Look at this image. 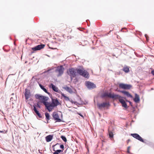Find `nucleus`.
Segmentation results:
<instances>
[{
  "mask_svg": "<svg viewBox=\"0 0 154 154\" xmlns=\"http://www.w3.org/2000/svg\"><path fill=\"white\" fill-rule=\"evenodd\" d=\"M131 135L141 142L144 143L143 139L137 134H131Z\"/></svg>",
  "mask_w": 154,
  "mask_h": 154,
  "instance_id": "obj_7",
  "label": "nucleus"
},
{
  "mask_svg": "<svg viewBox=\"0 0 154 154\" xmlns=\"http://www.w3.org/2000/svg\"><path fill=\"white\" fill-rule=\"evenodd\" d=\"M85 84L89 89H92L96 87V85L94 83L89 81L86 82Z\"/></svg>",
  "mask_w": 154,
  "mask_h": 154,
  "instance_id": "obj_9",
  "label": "nucleus"
},
{
  "mask_svg": "<svg viewBox=\"0 0 154 154\" xmlns=\"http://www.w3.org/2000/svg\"><path fill=\"white\" fill-rule=\"evenodd\" d=\"M76 69L74 68L69 69L67 71V73L71 77V80H72L73 78L75 77L76 75Z\"/></svg>",
  "mask_w": 154,
  "mask_h": 154,
  "instance_id": "obj_5",
  "label": "nucleus"
},
{
  "mask_svg": "<svg viewBox=\"0 0 154 154\" xmlns=\"http://www.w3.org/2000/svg\"><path fill=\"white\" fill-rule=\"evenodd\" d=\"M122 98V97H121L118 98V99H119V101L122 104V106L125 108H127L128 107L127 105L125 100L123 99Z\"/></svg>",
  "mask_w": 154,
  "mask_h": 154,
  "instance_id": "obj_13",
  "label": "nucleus"
},
{
  "mask_svg": "<svg viewBox=\"0 0 154 154\" xmlns=\"http://www.w3.org/2000/svg\"><path fill=\"white\" fill-rule=\"evenodd\" d=\"M151 73H152V74L154 75V70H153V71H152V72H151Z\"/></svg>",
  "mask_w": 154,
  "mask_h": 154,
  "instance_id": "obj_32",
  "label": "nucleus"
},
{
  "mask_svg": "<svg viewBox=\"0 0 154 154\" xmlns=\"http://www.w3.org/2000/svg\"><path fill=\"white\" fill-rule=\"evenodd\" d=\"M108 97L112 98L114 99H116L118 98L121 97V96L119 95L115 94L114 93H105L103 94L102 97Z\"/></svg>",
  "mask_w": 154,
  "mask_h": 154,
  "instance_id": "obj_3",
  "label": "nucleus"
},
{
  "mask_svg": "<svg viewBox=\"0 0 154 154\" xmlns=\"http://www.w3.org/2000/svg\"><path fill=\"white\" fill-rule=\"evenodd\" d=\"M98 108L101 109L103 107H108L109 106V102H104L102 103H99L97 104Z\"/></svg>",
  "mask_w": 154,
  "mask_h": 154,
  "instance_id": "obj_10",
  "label": "nucleus"
},
{
  "mask_svg": "<svg viewBox=\"0 0 154 154\" xmlns=\"http://www.w3.org/2000/svg\"><path fill=\"white\" fill-rule=\"evenodd\" d=\"M119 88L125 89L129 90L132 88V86L131 85L120 83L119 85Z\"/></svg>",
  "mask_w": 154,
  "mask_h": 154,
  "instance_id": "obj_6",
  "label": "nucleus"
},
{
  "mask_svg": "<svg viewBox=\"0 0 154 154\" xmlns=\"http://www.w3.org/2000/svg\"><path fill=\"white\" fill-rule=\"evenodd\" d=\"M37 106L39 108H40V105H39L38 104H37Z\"/></svg>",
  "mask_w": 154,
  "mask_h": 154,
  "instance_id": "obj_33",
  "label": "nucleus"
},
{
  "mask_svg": "<svg viewBox=\"0 0 154 154\" xmlns=\"http://www.w3.org/2000/svg\"><path fill=\"white\" fill-rule=\"evenodd\" d=\"M60 94L61 95L62 97H63L66 100V101L69 100V98L68 97L66 96L62 92H61V93Z\"/></svg>",
  "mask_w": 154,
  "mask_h": 154,
  "instance_id": "obj_22",
  "label": "nucleus"
},
{
  "mask_svg": "<svg viewBox=\"0 0 154 154\" xmlns=\"http://www.w3.org/2000/svg\"><path fill=\"white\" fill-rule=\"evenodd\" d=\"M60 147L61 148L63 149V150L64 148V146L63 145V144L61 145H60Z\"/></svg>",
  "mask_w": 154,
  "mask_h": 154,
  "instance_id": "obj_30",
  "label": "nucleus"
},
{
  "mask_svg": "<svg viewBox=\"0 0 154 154\" xmlns=\"http://www.w3.org/2000/svg\"><path fill=\"white\" fill-rule=\"evenodd\" d=\"M126 101H127V102H129L130 103V104H131V102H130V101H128V100H126Z\"/></svg>",
  "mask_w": 154,
  "mask_h": 154,
  "instance_id": "obj_36",
  "label": "nucleus"
},
{
  "mask_svg": "<svg viewBox=\"0 0 154 154\" xmlns=\"http://www.w3.org/2000/svg\"><path fill=\"white\" fill-rule=\"evenodd\" d=\"M64 70V68L62 66L57 67L56 72H58V76H61L63 73Z\"/></svg>",
  "mask_w": 154,
  "mask_h": 154,
  "instance_id": "obj_8",
  "label": "nucleus"
},
{
  "mask_svg": "<svg viewBox=\"0 0 154 154\" xmlns=\"http://www.w3.org/2000/svg\"><path fill=\"white\" fill-rule=\"evenodd\" d=\"M53 135H49L45 137V139L47 142H49L51 141L53 139Z\"/></svg>",
  "mask_w": 154,
  "mask_h": 154,
  "instance_id": "obj_16",
  "label": "nucleus"
},
{
  "mask_svg": "<svg viewBox=\"0 0 154 154\" xmlns=\"http://www.w3.org/2000/svg\"><path fill=\"white\" fill-rule=\"evenodd\" d=\"M50 88H51L54 91L56 92L61 93V92L59 90L58 88L56 87L53 84H51L49 86Z\"/></svg>",
  "mask_w": 154,
  "mask_h": 154,
  "instance_id": "obj_14",
  "label": "nucleus"
},
{
  "mask_svg": "<svg viewBox=\"0 0 154 154\" xmlns=\"http://www.w3.org/2000/svg\"><path fill=\"white\" fill-rule=\"evenodd\" d=\"M51 103L48 102V103H46L44 102V105L49 112L52 111L55 107L60 105V103L57 98L56 99L51 98Z\"/></svg>",
  "mask_w": 154,
  "mask_h": 154,
  "instance_id": "obj_1",
  "label": "nucleus"
},
{
  "mask_svg": "<svg viewBox=\"0 0 154 154\" xmlns=\"http://www.w3.org/2000/svg\"><path fill=\"white\" fill-rule=\"evenodd\" d=\"M53 117L54 119L56 121V122H61V120L60 119L57 113L55 112H54L53 114Z\"/></svg>",
  "mask_w": 154,
  "mask_h": 154,
  "instance_id": "obj_11",
  "label": "nucleus"
},
{
  "mask_svg": "<svg viewBox=\"0 0 154 154\" xmlns=\"http://www.w3.org/2000/svg\"><path fill=\"white\" fill-rule=\"evenodd\" d=\"M130 146L128 147V148H127V152L128 153H130Z\"/></svg>",
  "mask_w": 154,
  "mask_h": 154,
  "instance_id": "obj_28",
  "label": "nucleus"
},
{
  "mask_svg": "<svg viewBox=\"0 0 154 154\" xmlns=\"http://www.w3.org/2000/svg\"><path fill=\"white\" fill-rule=\"evenodd\" d=\"M58 144V143H57V144H56V145H57Z\"/></svg>",
  "mask_w": 154,
  "mask_h": 154,
  "instance_id": "obj_37",
  "label": "nucleus"
},
{
  "mask_svg": "<svg viewBox=\"0 0 154 154\" xmlns=\"http://www.w3.org/2000/svg\"><path fill=\"white\" fill-rule=\"evenodd\" d=\"M45 115L46 119L48 120H49L50 119V116L49 113L46 112L45 113Z\"/></svg>",
  "mask_w": 154,
  "mask_h": 154,
  "instance_id": "obj_24",
  "label": "nucleus"
},
{
  "mask_svg": "<svg viewBox=\"0 0 154 154\" xmlns=\"http://www.w3.org/2000/svg\"><path fill=\"white\" fill-rule=\"evenodd\" d=\"M79 115L80 116H82L83 117V116L82 115H81V114L79 113Z\"/></svg>",
  "mask_w": 154,
  "mask_h": 154,
  "instance_id": "obj_35",
  "label": "nucleus"
},
{
  "mask_svg": "<svg viewBox=\"0 0 154 154\" xmlns=\"http://www.w3.org/2000/svg\"><path fill=\"white\" fill-rule=\"evenodd\" d=\"M45 45L43 44L39 45L37 46L32 48V49L34 51L40 50L44 48Z\"/></svg>",
  "mask_w": 154,
  "mask_h": 154,
  "instance_id": "obj_12",
  "label": "nucleus"
},
{
  "mask_svg": "<svg viewBox=\"0 0 154 154\" xmlns=\"http://www.w3.org/2000/svg\"><path fill=\"white\" fill-rule=\"evenodd\" d=\"M61 138L65 142H66L67 141L66 138L64 136H61Z\"/></svg>",
  "mask_w": 154,
  "mask_h": 154,
  "instance_id": "obj_25",
  "label": "nucleus"
},
{
  "mask_svg": "<svg viewBox=\"0 0 154 154\" xmlns=\"http://www.w3.org/2000/svg\"><path fill=\"white\" fill-rule=\"evenodd\" d=\"M76 71L77 73L85 77V78H88L89 77V74L88 72L84 69L82 67L80 66L79 68H77Z\"/></svg>",
  "mask_w": 154,
  "mask_h": 154,
  "instance_id": "obj_2",
  "label": "nucleus"
},
{
  "mask_svg": "<svg viewBox=\"0 0 154 154\" xmlns=\"http://www.w3.org/2000/svg\"><path fill=\"white\" fill-rule=\"evenodd\" d=\"M64 88L67 91L69 92V93H72V89L66 86L64 87Z\"/></svg>",
  "mask_w": 154,
  "mask_h": 154,
  "instance_id": "obj_21",
  "label": "nucleus"
},
{
  "mask_svg": "<svg viewBox=\"0 0 154 154\" xmlns=\"http://www.w3.org/2000/svg\"><path fill=\"white\" fill-rule=\"evenodd\" d=\"M109 135L110 139L112 140L113 139V134L112 131H109Z\"/></svg>",
  "mask_w": 154,
  "mask_h": 154,
  "instance_id": "obj_23",
  "label": "nucleus"
},
{
  "mask_svg": "<svg viewBox=\"0 0 154 154\" xmlns=\"http://www.w3.org/2000/svg\"><path fill=\"white\" fill-rule=\"evenodd\" d=\"M25 96L26 100L28 99L31 96L30 91L27 89L25 90Z\"/></svg>",
  "mask_w": 154,
  "mask_h": 154,
  "instance_id": "obj_15",
  "label": "nucleus"
},
{
  "mask_svg": "<svg viewBox=\"0 0 154 154\" xmlns=\"http://www.w3.org/2000/svg\"><path fill=\"white\" fill-rule=\"evenodd\" d=\"M122 70L125 73H128L129 72V68L127 66H124Z\"/></svg>",
  "mask_w": 154,
  "mask_h": 154,
  "instance_id": "obj_18",
  "label": "nucleus"
},
{
  "mask_svg": "<svg viewBox=\"0 0 154 154\" xmlns=\"http://www.w3.org/2000/svg\"><path fill=\"white\" fill-rule=\"evenodd\" d=\"M56 151V152H57L59 153H60L61 152H63V150H61L59 149V150H57Z\"/></svg>",
  "mask_w": 154,
  "mask_h": 154,
  "instance_id": "obj_29",
  "label": "nucleus"
},
{
  "mask_svg": "<svg viewBox=\"0 0 154 154\" xmlns=\"http://www.w3.org/2000/svg\"><path fill=\"white\" fill-rule=\"evenodd\" d=\"M134 101L136 103H138L140 101L139 96L137 94H135V97L134 99Z\"/></svg>",
  "mask_w": 154,
  "mask_h": 154,
  "instance_id": "obj_19",
  "label": "nucleus"
},
{
  "mask_svg": "<svg viewBox=\"0 0 154 154\" xmlns=\"http://www.w3.org/2000/svg\"><path fill=\"white\" fill-rule=\"evenodd\" d=\"M120 92L128 97H132V96L128 92L125 91H121Z\"/></svg>",
  "mask_w": 154,
  "mask_h": 154,
  "instance_id": "obj_17",
  "label": "nucleus"
},
{
  "mask_svg": "<svg viewBox=\"0 0 154 154\" xmlns=\"http://www.w3.org/2000/svg\"><path fill=\"white\" fill-rule=\"evenodd\" d=\"M55 152H54V153H53V154H59V153L57 152H56V151H55Z\"/></svg>",
  "mask_w": 154,
  "mask_h": 154,
  "instance_id": "obj_31",
  "label": "nucleus"
},
{
  "mask_svg": "<svg viewBox=\"0 0 154 154\" xmlns=\"http://www.w3.org/2000/svg\"><path fill=\"white\" fill-rule=\"evenodd\" d=\"M33 110L35 112V113L38 112V111L37 110L36 107L34 106Z\"/></svg>",
  "mask_w": 154,
  "mask_h": 154,
  "instance_id": "obj_27",
  "label": "nucleus"
},
{
  "mask_svg": "<svg viewBox=\"0 0 154 154\" xmlns=\"http://www.w3.org/2000/svg\"><path fill=\"white\" fill-rule=\"evenodd\" d=\"M35 97L37 99H38L41 102L44 104V102L46 103H48V102H47L49 98L48 97L40 95L39 94H36L35 95Z\"/></svg>",
  "mask_w": 154,
  "mask_h": 154,
  "instance_id": "obj_4",
  "label": "nucleus"
},
{
  "mask_svg": "<svg viewBox=\"0 0 154 154\" xmlns=\"http://www.w3.org/2000/svg\"><path fill=\"white\" fill-rule=\"evenodd\" d=\"M36 113L37 114V115L38 116L39 118H42V116H41V114L38 111V112H37Z\"/></svg>",
  "mask_w": 154,
  "mask_h": 154,
  "instance_id": "obj_26",
  "label": "nucleus"
},
{
  "mask_svg": "<svg viewBox=\"0 0 154 154\" xmlns=\"http://www.w3.org/2000/svg\"><path fill=\"white\" fill-rule=\"evenodd\" d=\"M39 85L41 89H42L47 94H49V93L48 92L47 89L44 88V86L41 84H39Z\"/></svg>",
  "mask_w": 154,
  "mask_h": 154,
  "instance_id": "obj_20",
  "label": "nucleus"
},
{
  "mask_svg": "<svg viewBox=\"0 0 154 154\" xmlns=\"http://www.w3.org/2000/svg\"><path fill=\"white\" fill-rule=\"evenodd\" d=\"M130 141V139H128L127 140V142L128 143Z\"/></svg>",
  "mask_w": 154,
  "mask_h": 154,
  "instance_id": "obj_34",
  "label": "nucleus"
}]
</instances>
